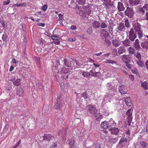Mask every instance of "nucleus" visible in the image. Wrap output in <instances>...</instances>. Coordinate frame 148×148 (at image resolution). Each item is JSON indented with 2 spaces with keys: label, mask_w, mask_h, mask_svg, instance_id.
<instances>
[{
  "label": "nucleus",
  "mask_w": 148,
  "mask_h": 148,
  "mask_svg": "<svg viewBox=\"0 0 148 148\" xmlns=\"http://www.w3.org/2000/svg\"><path fill=\"white\" fill-rule=\"evenodd\" d=\"M133 8L127 7L126 10L125 12V15L129 18H132L134 15V12Z\"/></svg>",
  "instance_id": "1"
},
{
  "label": "nucleus",
  "mask_w": 148,
  "mask_h": 148,
  "mask_svg": "<svg viewBox=\"0 0 148 148\" xmlns=\"http://www.w3.org/2000/svg\"><path fill=\"white\" fill-rule=\"evenodd\" d=\"M136 37V35L134 33V29L133 28L131 29L129 33V39L131 42H133L134 41Z\"/></svg>",
  "instance_id": "2"
},
{
  "label": "nucleus",
  "mask_w": 148,
  "mask_h": 148,
  "mask_svg": "<svg viewBox=\"0 0 148 148\" xmlns=\"http://www.w3.org/2000/svg\"><path fill=\"white\" fill-rule=\"evenodd\" d=\"M140 45L139 39H136L133 43V47L137 51H139L142 50V48L140 47Z\"/></svg>",
  "instance_id": "3"
},
{
  "label": "nucleus",
  "mask_w": 148,
  "mask_h": 148,
  "mask_svg": "<svg viewBox=\"0 0 148 148\" xmlns=\"http://www.w3.org/2000/svg\"><path fill=\"white\" fill-rule=\"evenodd\" d=\"M88 109L89 112L91 114H95L97 113V110L96 108L91 105H89L88 106Z\"/></svg>",
  "instance_id": "4"
},
{
  "label": "nucleus",
  "mask_w": 148,
  "mask_h": 148,
  "mask_svg": "<svg viewBox=\"0 0 148 148\" xmlns=\"http://www.w3.org/2000/svg\"><path fill=\"white\" fill-rule=\"evenodd\" d=\"M111 126L110 123L106 121L102 122L101 124V127L104 129L110 128Z\"/></svg>",
  "instance_id": "5"
},
{
  "label": "nucleus",
  "mask_w": 148,
  "mask_h": 148,
  "mask_svg": "<svg viewBox=\"0 0 148 148\" xmlns=\"http://www.w3.org/2000/svg\"><path fill=\"white\" fill-rule=\"evenodd\" d=\"M100 32L101 37L103 39L107 38L109 35V33L104 29L101 30Z\"/></svg>",
  "instance_id": "6"
},
{
  "label": "nucleus",
  "mask_w": 148,
  "mask_h": 148,
  "mask_svg": "<svg viewBox=\"0 0 148 148\" xmlns=\"http://www.w3.org/2000/svg\"><path fill=\"white\" fill-rule=\"evenodd\" d=\"M133 26L135 33L142 30L141 29V25L138 23H134Z\"/></svg>",
  "instance_id": "7"
},
{
  "label": "nucleus",
  "mask_w": 148,
  "mask_h": 148,
  "mask_svg": "<svg viewBox=\"0 0 148 148\" xmlns=\"http://www.w3.org/2000/svg\"><path fill=\"white\" fill-rule=\"evenodd\" d=\"M145 10L146 11H148V4L147 3L144 4L143 7L140 8V12L142 14H144L145 12Z\"/></svg>",
  "instance_id": "8"
},
{
  "label": "nucleus",
  "mask_w": 148,
  "mask_h": 148,
  "mask_svg": "<svg viewBox=\"0 0 148 148\" xmlns=\"http://www.w3.org/2000/svg\"><path fill=\"white\" fill-rule=\"evenodd\" d=\"M140 45L142 48L148 50V41L142 40L140 42Z\"/></svg>",
  "instance_id": "9"
},
{
  "label": "nucleus",
  "mask_w": 148,
  "mask_h": 148,
  "mask_svg": "<svg viewBox=\"0 0 148 148\" xmlns=\"http://www.w3.org/2000/svg\"><path fill=\"white\" fill-rule=\"evenodd\" d=\"M95 68L93 67L91 70L90 71V72L91 73V76L95 77H99L101 75L100 72H97L95 70Z\"/></svg>",
  "instance_id": "10"
},
{
  "label": "nucleus",
  "mask_w": 148,
  "mask_h": 148,
  "mask_svg": "<svg viewBox=\"0 0 148 148\" xmlns=\"http://www.w3.org/2000/svg\"><path fill=\"white\" fill-rule=\"evenodd\" d=\"M123 46L129 47L131 46L132 43V42L128 39H126L124 40L121 41Z\"/></svg>",
  "instance_id": "11"
},
{
  "label": "nucleus",
  "mask_w": 148,
  "mask_h": 148,
  "mask_svg": "<svg viewBox=\"0 0 148 148\" xmlns=\"http://www.w3.org/2000/svg\"><path fill=\"white\" fill-rule=\"evenodd\" d=\"M119 91L122 95L125 94L127 92L125 87L123 85H121L119 88Z\"/></svg>",
  "instance_id": "12"
},
{
  "label": "nucleus",
  "mask_w": 148,
  "mask_h": 148,
  "mask_svg": "<svg viewBox=\"0 0 148 148\" xmlns=\"http://www.w3.org/2000/svg\"><path fill=\"white\" fill-rule=\"evenodd\" d=\"M132 110L129 109L126 112V114L128 116L127 118L129 119V122H131L132 120Z\"/></svg>",
  "instance_id": "13"
},
{
  "label": "nucleus",
  "mask_w": 148,
  "mask_h": 148,
  "mask_svg": "<svg viewBox=\"0 0 148 148\" xmlns=\"http://www.w3.org/2000/svg\"><path fill=\"white\" fill-rule=\"evenodd\" d=\"M100 23L97 21H94L92 23V26L95 29L99 28L100 27Z\"/></svg>",
  "instance_id": "14"
},
{
  "label": "nucleus",
  "mask_w": 148,
  "mask_h": 148,
  "mask_svg": "<svg viewBox=\"0 0 148 148\" xmlns=\"http://www.w3.org/2000/svg\"><path fill=\"white\" fill-rule=\"evenodd\" d=\"M109 130L111 132L112 134L115 135H118L119 132V130L118 128L115 127L111 128Z\"/></svg>",
  "instance_id": "15"
},
{
  "label": "nucleus",
  "mask_w": 148,
  "mask_h": 148,
  "mask_svg": "<svg viewBox=\"0 0 148 148\" xmlns=\"http://www.w3.org/2000/svg\"><path fill=\"white\" fill-rule=\"evenodd\" d=\"M118 53L119 54H121L126 51V49L123 46H121L117 49Z\"/></svg>",
  "instance_id": "16"
},
{
  "label": "nucleus",
  "mask_w": 148,
  "mask_h": 148,
  "mask_svg": "<svg viewBox=\"0 0 148 148\" xmlns=\"http://www.w3.org/2000/svg\"><path fill=\"white\" fill-rule=\"evenodd\" d=\"M122 60L125 63L127 62L128 61H130V60L129 55H123L122 56Z\"/></svg>",
  "instance_id": "17"
},
{
  "label": "nucleus",
  "mask_w": 148,
  "mask_h": 148,
  "mask_svg": "<svg viewBox=\"0 0 148 148\" xmlns=\"http://www.w3.org/2000/svg\"><path fill=\"white\" fill-rule=\"evenodd\" d=\"M112 44L113 46L116 47H119L121 45L119 40H117L116 39L112 40Z\"/></svg>",
  "instance_id": "18"
},
{
  "label": "nucleus",
  "mask_w": 148,
  "mask_h": 148,
  "mask_svg": "<svg viewBox=\"0 0 148 148\" xmlns=\"http://www.w3.org/2000/svg\"><path fill=\"white\" fill-rule=\"evenodd\" d=\"M117 8L119 11H123L125 9V8L122 3L120 2H118Z\"/></svg>",
  "instance_id": "19"
},
{
  "label": "nucleus",
  "mask_w": 148,
  "mask_h": 148,
  "mask_svg": "<svg viewBox=\"0 0 148 148\" xmlns=\"http://www.w3.org/2000/svg\"><path fill=\"white\" fill-rule=\"evenodd\" d=\"M127 50L129 53L130 55L134 54L136 50L134 48L132 47L128 48Z\"/></svg>",
  "instance_id": "20"
},
{
  "label": "nucleus",
  "mask_w": 148,
  "mask_h": 148,
  "mask_svg": "<svg viewBox=\"0 0 148 148\" xmlns=\"http://www.w3.org/2000/svg\"><path fill=\"white\" fill-rule=\"evenodd\" d=\"M62 59H64V61L65 65L69 67L71 66V63L70 61L67 60L66 58H61L62 60Z\"/></svg>",
  "instance_id": "21"
},
{
  "label": "nucleus",
  "mask_w": 148,
  "mask_h": 148,
  "mask_svg": "<svg viewBox=\"0 0 148 148\" xmlns=\"http://www.w3.org/2000/svg\"><path fill=\"white\" fill-rule=\"evenodd\" d=\"M62 104V102L59 100V99H58L57 100V102L55 104V107L56 109H58L61 108Z\"/></svg>",
  "instance_id": "22"
},
{
  "label": "nucleus",
  "mask_w": 148,
  "mask_h": 148,
  "mask_svg": "<svg viewBox=\"0 0 148 148\" xmlns=\"http://www.w3.org/2000/svg\"><path fill=\"white\" fill-rule=\"evenodd\" d=\"M140 2V0H129L130 4L132 5L136 6L139 4Z\"/></svg>",
  "instance_id": "23"
},
{
  "label": "nucleus",
  "mask_w": 148,
  "mask_h": 148,
  "mask_svg": "<svg viewBox=\"0 0 148 148\" xmlns=\"http://www.w3.org/2000/svg\"><path fill=\"white\" fill-rule=\"evenodd\" d=\"M142 87L146 90L148 89V81H145L143 82H141Z\"/></svg>",
  "instance_id": "24"
},
{
  "label": "nucleus",
  "mask_w": 148,
  "mask_h": 148,
  "mask_svg": "<svg viewBox=\"0 0 148 148\" xmlns=\"http://www.w3.org/2000/svg\"><path fill=\"white\" fill-rule=\"evenodd\" d=\"M108 25L106 21H103L101 22L100 24V27L104 29L107 28Z\"/></svg>",
  "instance_id": "25"
},
{
  "label": "nucleus",
  "mask_w": 148,
  "mask_h": 148,
  "mask_svg": "<svg viewBox=\"0 0 148 148\" xmlns=\"http://www.w3.org/2000/svg\"><path fill=\"white\" fill-rule=\"evenodd\" d=\"M53 138L50 134H45L43 136V138L45 140H49L52 138Z\"/></svg>",
  "instance_id": "26"
},
{
  "label": "nucleus",
  "mask_w": 148,
  "mask_h": 148,
  "mask_svg": "<svg viewBox=\"0 0 148 148\" xmlns=\"http://www.w3.org/2000/svg\"><path fill=\"white\" fill-rule=\"evenodd\" d=\"M125 102L126 105L128 106H131L132 104L131 102L130 99V98H126L124 100Z\"/></svg>",
  "instance_id": "27"
},
{
  "label": "nucleus",
  "mask_w": 148,
  "mask_h": 148,
  "mask_svg": "<svg viewBox=\"0 0 148 148\" xmlns=\"http://www.w3.org/2000/svg\"><path fill=\"white\" fill-rule=\"evenodd\" d=\"M102 1H104V4H108L110 6H112L113 5V2H112L111 0H101Z\"/></svg>",
  "instance_id": "28"
},
{
  "label": "nucleus",
  "mask_w": 148,
  "mask_h": 148,
  "mask_svg": "<svg viewBox=\"0 0 148 148\" xmlns=\"http://www.w3.org/2000/svg\"><path fill=\"white\" fill-rule=\"evenodd\" d=\"M106 87H107V88H108V90H115L116 89V87L115 86H114L112 88H111L112 87V84L111 83H108L106 85Z\"/></svg>",
  "instance_id": "29"
},
{
  "label": "nucleus",
  "mask_w": 148,
  "mask_h": 148,
  "mask_svg": "<svg viewBox=\"0 0 148 148\" xmlns=\"http://www.w3.org/2000/svg\"><path fill=\"white\" fill-rule=\"evenodd\" d=\"M136 63L140 67H143L144 66V62L141 60H138L136 61Z\"/></svg>",
  "instance_id": "30"
},
{
  "label": "nucleus",
  "mask_w": 148,
  "mask_h": 148,
  "mask_svg": "<svg viewBox=\"0 0 148 148\" xmlns=\"http://www.w3.org/2000/svg\"><path fill=\"white\" fill-rule=\"evenodd\" d=\"M66 143L68 144L71 146L73 145L74 143V141L73 138L71 139H69L66 141Z\"/></svg>",
  "instance_id": "31"
},
{
  "label": "nucleus",
  "mask_w": 148,
  "mask_h": 148,
  "mask_svg": "<svg viewBox=\"0 0 148 148\" xmlns=\"http://www.w3.org/2000/svg\"><path fill=\"white\" fill-rule=\"evenodd\" d=\"M137 51L134 54V56L138 59V60H141L142 58L140 52Z\"/></svg>",
  "instance_id": "32"
},
{
  "label": "nucleus",
  "mask_w": 148,
  "mask_h": 148,
  "mask_svg": "<svg viewBox=\"0 0 148 148\" xmlns=\"http://www.w3.org/2000/svg\"><path fill=\"white\" fill-rule=\"evenodd\" d=\"M117 29L119 31H122L125 29L124 24L123 23H120L118 26Z\"/></svg>",
  "instance_id": "33"
},
{
  "label": "nucleus",
  "mask_w": 148,
  "mask_h": 148,
  "mask_svg": "<svg viewBox=\"0 0 148 148\" xmlns=\"http://www.w3.org/2000/svg\"><path fill=\"white\" fill-rule=\"evenodd\" d=\"M13 84L16 86H18L21 84V80L20 79H17L13 82Z\"/></svg>",
  "instance_id": "34"
},
{
  "label": "nucleus",
  "mask_w": 148,
  "mask_h": 148,
  "mask_svg": "<svg viewBox=\"0 0 148 148\" xmlns=\"http://www.w3.org/2000/svg\"><path fill=\"white\" fill-rule=\"evenodd\" d=\"M136 33L138 34V38L140 40L142 39V37L144 36V35L143 33L142 30L140 31L137 32Z\"/></svg>",
  "instance_id": "35"
},
{
  "label": "nucleus",
  "mask_w": 148,
  "mask_h": 148,
  "mask_svg": "<svg viewBox=\"0 0 148 148\" xmlns=\"http://www.w3.org/2000/svg\"><path fill=\"white\" fill-rule=\"evenodd\" d=\"M90 72L88 71H83L82 72V75L84 77H87L90 76Z\"/></svg>",
  "instance_id": "36"
},
{
  "label": "nucleus",
  "mask_w": 148,
  "mask_h": 148,
  "mask_svg": "<svg viewBox=\"0 0 148 148\" xmlns=\"http://www.w3.org/2000/svg\"><path fill=\"white\" fill-rule=\"evenodd\" d=\"M69 72V70L68 69L64 67H63L62 68L61 71V73H68Z\"/></svg>",
  "instance_id": "37"
},
{
  "label": "nucleus",
  "mask_w": 148,
  "mask_h": 148,
  "mask_svg": "<svg viewBox=\"0 0 148 148\" xmlns=\"http://www.w3.org/2000/svg\"><path fill=\"white\" fill-rule=\"evenodd\" d=\"M23 92V90L22 88H19L16 91V93L17 95L19 96H22Z\"/></svg>",
  "instance_id": "38"
},
{
  "label": "nucleus",
  "mask_w": 148,
  "mask_h": 148,
  "mask_svg": "<svg viewBox=\"0 0 148 148\" xmlns=\"http://www.w3.org/2000/svg\"><path fill=\"white\" fill-rule=\"evenodd\" d=\"M2 38L4 41L5 42L7 41L8 40V36L5 34H4L2 35Z\"/></svg>",
  "instance_id": "39"
},
{
  "label": "nucleus",
  "mask_w": 148,
  "mask_h": 148,
  "mask_svg": "<svg viewBox=\"0 0 148 148\" xmlns=\"http://www.w3.org/2000/svg\"><path fill=\"white\" fill-rule=\"evenodd\" d=\"M117 140L118 139L117 138H110L109 139V142L111 143H115L117 141Z\"/></svg>",
  "instance_id": "40"
},
{
  "label": "nucleus",
  "mask_w": 148,
  "mask_h": 148,
  "mask_svg": "<svg viewBox=\"0 0 148 148\" xmlns=\"http://www.w3.org/2000/svg\"><path fill=\"white\" fill-rule=\"evenodd\" d=\"M82 97H83L85 99H87L88 97V95L86 92H84L81 94Z\"/></svg>",
  "instance_id": "41"
},
{
  "label": "nucleus",
  "mask_w": 148,
  "mask_h": 148,
  "mask_svg": "<svg viewBox=\"0 0 148 148\" xmlns=\"http://www.w3.org/2000/svg\"><path fill=\"white\" fill-rule=\"evenodd\" d=\"M127 141V139L124 138H121L119 141V143L120 145H122L123 143L124 142H126Z\"/></svg>",
  "instance_id": "42"
},
{
  "label": "nucleus",
  "mask_w": 148,
  "mask_h": 148,
  "mask_svg": "<svg viewBox=\"0 0 148 148\" xmlns=\"http://www.w3.org/2000/svg\"><path fill=\"white\" fill-rule=\"evenodd\" d=\"M125 26L127 28H129L130 27V25L129 24L128 20L127 19H125Z\"/></svg>",
  "instance_id": "43"
},
{
  "label": "nucleus",
  "mask_w": 148,
  "mask_h": 148,
  "mask_svg": "<svg viewBox=\"0 0 148 148\" xmlns=\"http://www.w3.org/2000/svg\"><path fill=\"white\" fill-rule=\"evenodd\" d=\"M140 144L143 148H145L147 147L148 145L145 142L141 141L140 142Z\"/></svg>",
  "instance_id": "44"
},
{
  "label": "nucleus",
  "mask_w": 148,
  "mask_h": 148,
  "mask_svg": "<svg viewBox=\"0 0 148 148\" xmlns=\"http://www.w3.org/2000/svg\"><path fill=\"white\" fill-rule=\"evenodd\" d=\"M53 148H60V144L58 143H55L52 146Z\"/></svg>",
  "instance_id": "45"
},
{
  "label": "nucleus",
  "mask_w": 148,
  "mask_h": 148,
  "mask_svg": "<svg viewBox=\"0 0 148 148\" xmlns=\"http://www.w3.org/2000/svg\"><path fill=\"white\" fill-rule=\"evenodd\" d=\"M69 75V74H68V73L63 74L62 76L61 77L63 79H66L68 78Z\"/></svg>",
  "instance_id": "46"
},
{
  "label": "nucleus",
  "mask_w": 148,
  "mask_h": 148,
  "mask_svg": "<svg viewBox=\"0 0 148 148\" xmlns=\"http://www.w3.org/2000/svg\"><path fill=\"white\" fill-rule=\"evenodd\" d=\"M105 62L107 63H110L112 64H116V62L115 61L111 60H106V61Z\"/></svg>",
  "instance_id": "47"
},
{
  "label": "nucleus",
  "mask_w": 148,
  "mask_h": 148,
  "mask_svg": "<svg viewBox=\"0 0 148 148\" xmlns=\"http://www.w3.org/2000/svg\"><path fill=\"white\" fill-rule=\"evenodd\" d=\"M87 32L89 35H90L92 33L93 30L92 27H89L87 30Z\"/></svg>",
  "instance_id": "48"
},
{
  "label": "nucleus",
  "mask_w": 148,
  "mask_h": 148,
  "mask_svg": "<svg viewBox=\"0 0 148 148\" xmlns=\"http://www.w3.org/2000/svg\"><path fill=\"white\" fill-rule=\"evenodd\" d=\"M77 2L80 5H84L85 3L86 0H76Z\"/></svg>",
  "instance_id": "49"
},
{
  "label": "nucleus",
  "mask_w": 148,
  "mask_h": 148,
  "mask_svg": "<svg viewBox=\"0 0 148 148\" xmlns=\"http://www.w3.org/2000/svg\"><path fill=\"white\" fill-rule=\"evenodd\" d=\"M95 115V117L98 120L102 118V115L99 113H96Z\"/></svg>",
  "instance_id": "50"
},
{
  "label": "nucleus",
  "mask_w": 148,
  "mask_h": 148,
  "mask_svg": "<svg viewBox=\"0 0 148 148\" xmlns=\"http://www.w3.org/2000/svg\"><path fill=\"white\" fill-rule=\"evenodd\" d=\"M73 61L75 63H76V65L79 66H80L82 65V64L81 63H80L79 61H77V60L75 59H72Z\"/></svg>",
  "instance_id": "51"
},
{
  "label": "nucleus",
  "mask_w": 148,
  "mask_h": 148,
  "mask_svg": "<svg viewBox=\"0 0 148 148\" xmlns=\"http://www.w3.org/2000/svg\"><path fill=\"white\" fill-rule=\"evenodd\" d=\"M80 37L81 38L83 39H88L87 36L85 34L81 35Z\"/></svg>",
  "instance_id": "52"
},
{
  "label": "nucleus",
  "mask_w": 148,
  "mask_h": 148,
  "mask_svg": "<svg viewBox=\"0 0 148 148\" xmlns=\"http://www.w3.org/2000/svg\"><path fill=\"white\" fill-rule=\"evenodd\" d=\"M52 39L53 40H59V38L56 36H51Z\"/></svg>",
  "instance_id": "53"
},
{
  "label": "nucleus",
  "mask_w": 148,
  "mask_h": 148,
  "mask_svg": "<svg viewBox=\"0 0 148 148\" xmlns=\"http://www.w3.org/2000/svg\"><path fill=\"white\" fill-rule=\"evenodd\" d=\"M105 42L109 46L111 44V42L107 39L105 40Z\"/></svg>",
  "instance_id": "54"
},
{
  "label": "nucleus",
  "mask_w": 148,
  "mask_h": 148,
  "mask_svg": "<svg viewBox=\"0 0 148 148\" xmlns=\"http://www.w3.org/2000/svg\"><path fill=\"white\" fill-rule=\"evenodd\" d=\"M109 123L112 125H116V123H115V121L113 120L112 119H111L109 121Z\"/></svg>",
  "instance_id": "55"
},
{
  "label": "nucleus",
  "mask_w": 148,
  "mask_h": 148,
  "mask_svg": "<svg viewBox=\"0 0 148 148\" xmlns=\"http://www.w3.org/2000/svg\"><path fill=\"white\" fill-rule=\"evenodd\" d=\"M126 66L127 68L130 69H131L132 67V65L130 64L129 62H127L126 63Z\"/></svg>",
  "instance_id": "56"
},
{
  "label": "nucleus",
  "mask_w": 148,
  "mask_h": 148,
  "mask_svg": "<svg viewBox=\"0 0 148 148\" xmlns=\"http://www.w3.org/2000/svg\"><path fill=\"white\" fill-rule=\"evenodd\" d=\"M86 14L89 15L90 14L91 12V11L90 10V9L89 8L87 9V10L85 11Z\"/></svg>",
  "instance_id": "57"
},
{
  "label": "nucleus",
  "mask_w": 148,
  "mask_h": 148,
  "mask_svg": "<svg viewBox=\"0 0 148 148\" xmlns=\"http://www.w3.org/2000/svg\"><path fill=\"white\" fill-rule=\"evenodd\" d=\"M132 72L133 73L135 74H137L138 73V71L135 68L131 70Z\"/></svg>",
  "instance_id": "58"
},
{
  "label": "nucleus",
  "mask_w": 148,
  "mask_h": 148,
  "mask_svg": "<svg viewBox=\"0 0 148 148\" xmlns=\"http://www.w3.org/2000/svg\"><path fill=\"white\" fill-rule=\"evenodd\" d=\"M42 9L44 11L46 10L47 9V5H44L42 7Z\"/></svg>",
  "instance_id": "59"
},
{
  "label": "nucleus",
  "mask_w": 148,
  "mask_h": 148,
  "mask_svg": "<svg viewBox=\"0 0 148 148\" xmlns=\"http://www.w3.org/2000/svg\"><path fill=\"white\" fill-rule=\"evenodd\" d=\"M10 0H7L6 1H4L3 2V4L4 5H7L9 4L10 3Z\"/></svg>",
  "instance_id": "60"
},
{
  "label": "nucleus",
  "mask_w": 148,
  "mask_h": 148,
  "mask_svg": "<svg viewBox=\"0 0 148 148\" xmlns=\"http://www.w3.org/2000/svg\"><path fill=\"white\" fill-rule=\"evenodd\" d=\"M11 62L15 64H18V61H17L15 58H13L12 59V61Z\"/></svg>",
  "instance_id": "61"
},
{
  "label": "nucleus",
  "mask_w": 148,
  "mask_h": 148,
  "mask_svg": "<svg viewBox=\"0 0 148 148\" xmlns=\"http://www.w3.org/2000/svg\"><path fill=\"white\" fill-rule=\"evenodd\" d=\"M59 17L60 19L62 21H63V20H64V16L63 15L61 14H59Z\"/></svg>",
  "instance_id": "62"
},
{
  "label": "nucleus",
  "mask_w": 148,
  "mask_h": 148,
  "mask_svg": "<svg viewBox=\"0 0 148 148\" xmlns=\"http://www.w3.org/2000/svg\"><path fill=\"white\" fill-rule=\"evenodd\" d=\"M41 12H40V16L39 17L42 18H44L46 16V14H42L41 13Z\"/></svg>",
  "instance_id": "63"
},
{
  "label": "nucleus",
  "mask_w": 148,
  "mask_h": 148,
  "mask_svg": "<svg viewBox=\"0 0 148 148\" xmlns=\"http://www.w3.org/2000/svg\"><path fill=\"white\" fill-rule=\"evenodd\" d=\"M145 19L147 20L148 22V12H146L145 15Z\"/></svg>",
  "instance_id": "64"
}]
</instances>
